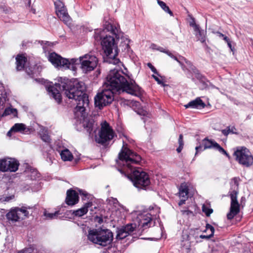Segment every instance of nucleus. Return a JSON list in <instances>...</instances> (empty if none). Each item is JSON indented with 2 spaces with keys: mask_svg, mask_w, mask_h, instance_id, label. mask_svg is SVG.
Returning a JSON list of instances; mask_svg holds the SVG:
<instances>
[{
  "mask_svg": "<svg viewBox=\"0 0 253 253\" xmlns=\"http://www.w3.org/2000/svg\"><path fill=\"white\" fill-rule=\"evenodd\" d=\"M206 87L205 84H204V87Z\"/></svg>",
  "mask_w": 253,
  "mask_h": 253,
  "instance_id": "55",
  "label": "nucleus"
},
{
  "mask_svg": "<svg viewBox=\"0 0 253 253\" xmlns=\"http://www.w3.org/2000/svg\"><path fill=\"white\" fill-rule=\"evenodd\" d=\"M87 239L92 243L105 247L112 242L113 235L109 229H89L88 231Z\"/></svg>",
  "mask_w": 253,
  "mask_h": 253,
  "instance_id": "6",
  "label": "nucleus"
},
{
  "mask_svg": "<svg viewBox=\"0 0 253 253\" xmlns=\"http://www.w3.org/2000/svg\"><path fill=\"white\" fill-rule=\"evenodd\" d=\"M40 134L41 135L42 139L43 141L45 142H49L50 139L49 136L48 135L46 129H45V128L42 129L40 131Z\"/></svg>",
  "mask_w": 253,
  "mask_h": 253,
  "instance_id": "26",
  "label": "nucleus"
},
{
  "mask_svg": "<svg viewBox=\"0 0 253 253\" xmlns=\"http://www.w3.org/2000/svg\"><path fill=\"white\" fill-rule=\"evenodd\" d=\"M124 44L123 45V46L124 47V49H126L129 46V45H128V41L127 40V39H126L124 41Z\"/></svg>",
  "mask_w": 253,
  "mask_h": 253,
  "instance_id": "40",
  "label": "nucleus"
},
{
  "mask_svg": "<svg viewBox=\"0 0 253 253\" xmlns=\"http://www.w3.org/2000/svg\"><path fill=\"white\" fill-rule=\"evenodd\" d=\"M147 66L148 67H149L150 69L151 70V71L154 73H157V70L156 69V68L152 65L151 63H147Z\"/></svg>",
  "mask_w": 253,
  "mask_h": 253,
  "instance_id": "39",
  "label": "nucleus"
},
{
  "mask_svg": "<svg viewBox=\"0 0 253 253\" xmlns=\"http://www.w3.org/2000/svg\"><path fill=\"white\" fill-rule=\"evenodd\" d=\"M65 90L66 96L72 100L73 103L76 104L74 113L76 117L83 120V126L87 131L91 134L92 131H95L97 125L92 118H85V110L88 106L89 101L86 95L84 92L85 89L84 84L82 82L75 81L73 84V87L69 89H66L65 85H62Z\"/></svg>",
  "mask_w": 253,
  "mask_h": 253,
  "instance_id": "3",
  "label": "nucleus"
},
{
  "mask_svg": "<svg viewBox=\"0 0 253 253\" xmlns=\"http://www.w3.org/2000/svg\"><path fill=\"white\" fill-rule=\"evenodd\" d=\"M31 179L32 180L36 179L37 178L39 177V173L35 169H33L31 171V174L29 175Z\"/></svg>",
  "mask_w": 253,
  "mask_h": 253,
  "instance_id": "36",
  "label": "nucleus"
},
{
  "mask_svg": "<svg viewBox=\"0 0 253 253\" xmlns=\"http://www.w3.org/2000/svg\"><path fill=\"white\" fill-rule=\"evenodd\" d=\"M158 50H159L160 51H161V52H164V53H166L167 54H168L169 57H170L171 58H173V59H174L175 60H176V61H177L181 66H182V61H180L179 60V59H177V58L174 55H173L170 52H169V51H168V50H164L163 48L162 47H160V48L158 49Z\"/></svg>",
  "mask_w": 253,
  "mask_h": 253,
  "instance_id": "29",
  "label": "nucleus"
},
{
  "mask_svg": "<svg viewBox=\"0 0 253 253\" xmlns=\"http://www.w3.org/2000/svg\"><path fill=\"white\" fill-rule=\"evenodd\" d=\"M186 108H203L205 106V104L200 98H197L195 100L189 102L187 104L185 105Z\"/></svg>",
  "mask_w": 253,
  "mask_h": 253,
  "instance_id": "19",
  "label": "nucleus"
},
{
  "mask_svg": "<svg viewBox=\"0 0 253 253\" xmlns=\"http://www.w3.org/2000/svg\"><path fill=\"white\" fill-rule=\"evenodd\" d=\"M17 253H30V250L28 248H25L18 251Z\"/></svg>",
  "mask_w": 253,
  "mask_h": 253,
  "instance_id": "41",
  "label": "nucleus"
},
{
  "mask_svg": "<svg viewBox=\"0 0 253 253\" xmlns=\"http://www.w3.org/2000/svg\"><path fill=\"white\" fill-rule=\"evenodd\" d=\"M141 160V157L132 152L124 145L119 154V159L116 161L117 164L122 167L119 169L122 173L133 183V185L138 189H144L150 183V179L147 173L140 168L135 169V165Z\"/></svg>",
  "mask_w": 253,
  "mask_h": 253,
  "instance_id": "2",
  "label": "nucleus"
},
{
  "mask_svg": "<svg viewBox=\"0 0 253 253\" xmlns=\"http://www.w3.org/2000/svg\"><path fill=\"white\" fill-rule=\"evenodd\" d=\"M14 198V196L12 195L10 196H1L0 197V203H4L5 202H9Z\"/></svg>",
  "mask_w": 253,
  "mask_h": 253,
  "instance_id": "31",
  "label": "nucleus"
},
{
  "mask_svg": "<svg viewBox=\"0 0 253 253\" xmlns=\"http://www.w3.org/2000/svg\"><path fill=\"white\" fill-rule=\"evenodd\" d=\"M216 34H217V36L218 37H219V38H223L224 37L225 35H224L223 34H222V33L219 32H216Z\"/></svg>",
  "mask_w": 253,
  "mask_h": 253,
  "instance_id": "48",
  "label": "nucleus"
},
{
  "mask_svg": "<svg viewBox=\"0 0 253 253\" xmlns=\"http://www.w3.org/2000/svg\"><path fill=\"white\" fill-rule=\"evenodd\" d=\"M223 39L227 43L230 41L229 39L226 36H224Z\"/></svg>",
  "mask_w": 253,
  "mask_h": 253,
  "instance_id": "49",
  "label": "nucleus"
},
{
  "mask_svg": "<svg viewBox=\"0 0 253 253\" xmlns=\"http://www.w3.org/2000/svg\"><path fill=\"white\" fill-rule=\"evenodd\" d=\"M202 148V146H197L195 149H196V151H198V150H199V149L201 150ZM197 152H196V154H197Z\"/></svg>",
  "mask_w": 253,
  "mask_h": 253,
  "instance_id": "51",
  "label": "nucleus"
},
{
  "mask_svg": "<svg viewBox=\"0 0 253 253\" xmlns=\"http://www.w3.org/2000/svg\"><path fill=\"white\" fill-rule=\"evenodd\" d=\"M152 77L158 82V83L159 84H162V81H161V80H160L159 79L158 77H157V76H156L155 75H153Z\"/></svg>",
  "mask_w": 253,
  "mask_h": 253,
  "instance_id": "43",
  "label": "nucleus"
},
{
  "mask_svg": "<svg viewBox=\"0 0 253 253\" xmlns=\"http://www.w3.org/2000/svg\"><path fill=\"white\" fill-rule=\"evenodd\" d=\"M29 129L27 128L25 125L22 123L15 124L8 132L7 134L10 133V131L21 132H28Z\"/></svg>",
  "mask_w": 253,
  "mask_h": 253,
  "instance_id": "21",
  "label": "nucleus"
},
{
  "mask_svg": "<svg viewBox=\"0 0 253 253\" xmlns=\"http://www.w3.org/2000/svg\"><path fill=\"white\" fill-rule=\"evenodd\" d=\"M81 196H83L82 199L85 200L86 199H91L92 198V196L90 194H89L86 191L83 190H78Z\"/></svg>",
  "mask_w": 253,
  "mask_h": 253,
  "instance_id": "32",
  "label": "nucleus"
},
{
  "mask_svg": "<svg viewBox=\"0 0 253 253\" xmlns=\"http://www.w3.org/2000/svg\"><path fill=\"white\" fill-rule=\"evenodd\" d=\"M101 127L99 132V138L98 142L99 143L104 144L113 139L116 136V134L111 126L107 122H103L101 123Z\"/></svg>",
  "mask_w": 253,
  "mask_h": 253,
  "instance_id": "10",
  "label": "nucleus"
},
{
  "mask_svg": "<svg viewBox=\"0 0 253 253\" xmlns=\"http://www.w3.org/2000/svg\"><path fill=\"white\" fill-rule=\"evenodd\" d=\"M47 91L51 96L58 103L61 101L62 98L60 93L61 89L60 85L59 84H55L54 86H49L47 87Z\"/></svg>",
  "mask_w": 253,
  "mask_h": 253,
  "instance_id": "15",
  "label": "nucleus"
},
{
  "mask_svg": "<svg viewBox=\"0 0 253 253\" xmlns=\"http://www.w3.org/2000/svg\"><path fill=\"white\" fill-rule=\"evenodd\" d=\"M3 89V86L2 84L0 83V91H2Z\"/></svg>",
  "mask_w": 253,
  "mask_h": 253,
  "instance_id": "52",
  "label": "nucleus"
},
{
  "mask_svg": "<svg viewBox=\"0 0 253 253\" xmlns=\"http://www.w3.org/2000/svg\"><path fill=\"white\" fill-rule=\"evenodd\" d=\"M26 70L29 75L34 76L35 75H37L40 74L42 70V67L38 66L36 67V69L34 68L33 70H31L30 68L28 70L26 68Z\"/></svg>",
  "mask_w": 253,
  "mask_h": 253,
  "instance_id": "27",
  "label": "nucleus"
},
{
  "mask_svg": "<svg viewBox=\"0 0 253 253\" xmlns=\"http://www.w3.org/2000/svg\"><path fill=\"white\" fill-rule=\"evenodd\" d=\"M123 228L127 232V233H128V235H129L134 230V227L131 224H128Z\"/></svg>",
  "mask_w": 253,
  "mask_h": 253,
  "instance_id": "37",
  "label": "nucleus"
},
{
  "mask_svg": "<svg viewBox=\"0 0 253 253\" xmlns=\"http://www.w3.org/2000/svg\"><path fill=\"white\" fill-rule=\"evenodd\" d=\"M6 98L4 97H0V111L2 110L5 107ZM12 115L14 117L17 116V111L16 109L10 107H6L4 112L1 113L0 112V117L6 116L7 115Z\"/></svg>",
  "mask_w": 253,
  "mask_h": 253,
  "instance_id": "14",
  "label": "nucleus"
},
{
  "mask_svg": "<svg viewBox=\"0 0 253 253\" xmlns=\"http://www.w3.org/2000/svg\"><path fill=\"white\" fill-rule=\"evenodd\" d=\"M105 29L115 36V38L110 35L104 36V30L95 31L94 38L96 40H100L101 44L104 53L107 56L106 61L110 64H118L120 60L116 58L118 54L117 44L115 38L119 39L121 33L119 28L116 25L108 23L105 25Z\"/></svg>",
  "mask_w": 253,
  "mask_h": 253,
  "instance_id": "4",
  "label": "nucleus"
},
{
  "mask_svg": "<svg viewBox=\"0 0 253 253\" xmlns=\"http://www.w3.org/2000/svg\"><path fill=\"white\" fill-rule=\"evenodd\" d=\"M152 220L151 214L149 213L144 212L137 214L135 219V224H137L139 227L147 228L150 226Z\"/></svg>",
  "mask_w": 253,
  "mask_h": 253,
  "instance_id": "13",
  "label": "nucleus"
},
{
  "mask_svg": "<svg viewBox=\"0 0 253 253\" xmlns=\"http://www.w3.org/2000/svg\"><path fill=\"white\" fill-rule=\"evenodd\" d=\"M48 58L55 67L65 69L72 68L73 65L79 61L81 64V69L85 73L93 71L98 64V59L91 53L80 56L79 59L72 58L69 60L62 58L55 52H52L49 55Z\"/></svg>",
  "mask_w": 253,
  "mask_h": 253,
  "instance_id": "5",
  "label": "nucleus"
},
{
  "mask_svg": "<svg viewBox=\"0 0 253 253\" xmlns=\"http://www.w3.org/2000/svg\"><path fill=\"white\" fill-rule=\"evenodd\" d=\"M157 2L163 10L169 13L170 16H173L172 12L170 10L169 8L165 2L160 0H157Z\"/></svg>",
  "mask_w": 253,
  "mask_h": 253,
  "instance_id": "25",
  "label": "nucleus"
},
{
  "mask_svg": "<svg viewBox=\"0 0 253 253\" xmlns=\"http://www.w3.org/2000/svg\"><path fill=\"white\" fill-rule=\"evenodd\" d=\"M227 44H228V47L231 49V50H232V45H231V41H230L229 42H228L227 43Z\"/></svg>",
  "mask_w": 253,
  "mask_h": 253,
  "instance_id": "50",
  "label": "nucleus"
},
{
  "mask_svg": "<svg viewBox=\"0 0 253 253\" xmlns=\"http://www.w3.org/2000/svg\"><path fill=\"white\" fill-rule=\"evenodd\" d=\"M236 160L241 165L247 167L253 164V156L245 147L238 148L234 153Z\"/></svg>",
  "mask_w": 253,
  "mask_h": 253,
  "instance_id": "8",
  "label": "nucleus"
},
{
  "mask_svg": "<svg viewBox=\"0 0 253 253\" xmlns=\"http://www.w3.org/2000/svg\"><path fill=\"white\" fill-rule=\"evenodd\" d=\"M18 162L15 159L7 158L0 159V170L1 171H16L19 167Z\"/></svg>",
  "mask_w": 253,
  "mask_h": 253,
  "instance_id": "12",
  "label": "nucleus"
},
{
  "mask_svg": "<svg viewBox=\"0 0 253 253\" xmlns=\"http://www.w3.org/2000/svg\"><path fill=\"white\" fill-rule=\"evenodd\" d=\"M79 201L78 194L74 190H68L67 191L66 203L68 205L73 206Z\"/></svg>",
  "mask_w": 253,
  "mask_h": 253,
  "instance_id": "18",
  "label": "nucleus"
},
{
  "mask_svg": "<svg viewBox=\"0 0 253 253\" xmlns=\"http://www.w3.org/2000/svg\"><path fill=\"white\" fill-rule=\"evenodd\" d=\"M92 205V202H88L86 203L81 209L74 211L73 213L76 216H82L87 213L88 211V209L91 207Z\"/></svg>",
  "mask_w": 253,
  "mask_h": 253,
  "instance_id": "20",
  "label": "nucleus"
},
{
  "mask_svg": "<svg viewBox=\"0 0 253 253\" xmlns=\"http://www.w3.org/2000/svg\"><path fill=\"white\" fill-rule=\"evenodd\" d=\"M203 143L204 146V149L213 148L218 150L220 153L225 154L228 157H229V156L226 153V152L223 149V148H222L217 143H216L214 141H212L208 139H205L203 140Z\"/></svg>",
  "mask_w": 253,
  "mask_h": 253,
  "instance_id": "16",
  "label": "nucleus"
},
{
  "mask_svg": "<svg viewBox=\"0 0 253 253\" xmlns=\"http://www.w3.org/2000/svg\"><path fill=\"white\" fill-rule=\"evenodd\" d=\"M128 233L126 232L123 228L119 229L118 231V234L117 235V239L122 240L127 236H128Z\"/></svg>",
  "mask_w": 253,
  "mask_h": 253,
  "instance_id": "28",
  "label": "nucleus"
},
{
  "mask_svg": "<svg viewBox=\"0 0 253 253\" xmlns=\"http://www.w3.org/2000/svg\"><path fill=\"white\" fill-rule=\"evenodd\" d=\"M28 0V5L29 6H30L31 5V0Z\"/></svg>",
  "mask_w": 253,
  "mask_h": 253,
  "instance_id": "54",
  "label": "nucleus"
},
{
  "mask_svg": "<svg viewBox=\"0 0 253 253\" xmlns=\"http://www.w3.org/2000/svg\"><path fill=\"white\" fill-rule=\"evenodd\" d=\"M178 194L180 199L178 205L181 206L185 204V201L188 198V188L186 183H183L180 185Z\"/></svg>",
  "mask_w": 253,
  "mask_h": 253,
  "instance_id": "17",
  "label": "nucleus"
},
{
  "mask_svg": "<svg viewBox=\"0 0 253 253\" xmlns=\"http://www.w3.org/2000/svg\"><path fill=\"white\" fill-rule=\"evenodd\" d=\"M234 130H236V128L234 127H232L231 128L229 126H228L226 129H222L221 130L222 133L225 135H228L230 133H236L234 131Z\"/></svg>",
  "mask_w": 253,
  "mask_h": 253,
  "instance_id": "34",
  "label": "nucleus"
},
{
  "mask_svg": "<svg viewBox=\"0 0 253 253\" xmlns=\"http://www.w3.org/2000/svg\"><path fill=\"white\" fill-rule=\"evenodd\" d=\"M56 13L58 17L66 24H69L71 18L69 15L64 3L60 0H56L54 2Z\"/></svg>",
  "mask_w": 253,
  "mask_h": 253,
  "instance_id": "11",
  "label": "nucleus"
},
{
  "mask_svg": "<svg viewBox=\"0 0 253 253\" xmlns=\"http://www.w3.org/2000/svg\"><path fill=\"white\" fill-rule=\"evenodd\" d=\"M60 156L61 159L64 161H71L73 158V155L67 149H65L61 151L60 153Z\"/></svg>",
  "mask_w": 253,
  "mask_h": 253,
  "instance_id": "24",
  "label": "nucleus"
},
{
  "mask_svg": "<svg viewBox=\"0 0 253 253\" xmlns=\"http://www.w3.org/2000/svg\"><path fill=\"white\" fill-rule=\"evenodd\" d=\"M183 145H181V144H179V147L176 149V151L178 153H180L182 148H183Z\"/></svg>",
  "mask_w": 253,
  "mask_h": 253,
  "instance_id": "44",
  "label": "nucleus"
},
{
  "mask_svg": "<svg viewBox=\"0 0 253 253\" xmlns=\"http://www.w3.org/2000/svg\"><path fill=\"white\" fill-rule=\"evenodd\" d=\"M182 242H185L186 243L182 245L183 246H186V247H188L189 246V236L188 235V234L187 233H183V235H182Z\"/></svg>",
  "mask_w": 253,
  "mask_h": 253,
  "instance_id": "35",
  "label": "nucleus"
},
{
  "mask_svg": "<svg viewBox=\"0 0 253 253\" xmlns=\"http://www.w3.org/2000/svg\"><path fill=\"white\" fill-rule=\"evenodd\" d=\"M190 25L193 28L194 30H195V26H198V25H197L196 24V23L195 22L194 20L192 22H190Z\"/></svg>",
  "mask_w": 253,
  "mask_h": 253,
  "instance_id": "45",
  "label": "nucleus"
},
{
  "mask_svg": "<svg viewBox=\"0 0 253 253\" xmlns=\"http://www.w3.org/2000/svg\"><path fill=\"white\" fill-rule=\"evenodd\" d=\"M232 186H234V190L230 194L231 198V205L230 212L227 214V217L228 219H232L240 211V205L237 201L238 183L237 179L234 178L232 181Z\"/></svg>",
  "mask_w": 253,
  "mask_h": 253,
  "instance_id": "7",
  "label": "nucleus"
},
{
  "mask_svg": "<svg viewBox=\"0 0 253 253\" xmlns=\"http://www.w3.org/2000/svg\"><path fill=\"white\" fill-rule=\"evenodd\" d=\"M212 236H211V235L210 234L208 236H206V235H200V237L202 239H209L210 238H211Z\"/></svg>",
  "mask_w": 253,
  "mask_h": 253,
  "instance_id": "47",
  "label": "nucleus"
},
{
  "mask_svg": "<svg viewBox=\"0 0 253 253\" xmlns=\"http://www.w3.org/2000/svg\"><path fill=\"white\" fill-rule=\"evenodd\" d=\"M30 209V207H26L12 208L6 214V218L12 222H17L24 220L29 217V213L27 210Z\"/></svg>",
  "mask_w": 253,
  "mask_h": 253,
  "instance_id": "9",
  "label": "nucleus"
},
{
  "mask_svg": "<svg viewBox=\"0 0 253 253\" xmlns=\"http://www.w3.org/2000/svg\"><path fill=\"white\" fill-rule=\"evenodd\" d=\"M146 111H144V110L142 111V112L140 113V112H138V113L140 115H145V114H146Z\"/></svg>",
  "mask_w": 253,
  "mask_h": 253,
  "instance_id": "53",
  "label": "nucleus"
},
{
  "mask_svg": "<svg viewBox=\"0 0 253 253\" xmlns=\"http://www.w3.org/2000/svg\"><path fill=\"white\" fill-rule=\"evenodd\" d=\"M105 84L106 88L94 97L95 105L100 109L112 103L116 92H126L135 96L141 93V88L133 81H128L123 75L122 71L116 69L110 71Z\"/></svg>",
  "mask_w": 253,
  "mask_h": 253,
  "instance_id": "1",
  "label": "nucleus"
},
{
  "mask_svg": "<svg viewBox=\"0 0 253 253\" xmlns=\"http://www.w3.org/2000/svg\"><path fill=\"white\" fill-rule=\"evenodd\" d=\"M16 69L18 71H21L24 68L27 58L24 55H18L16 57Z\"/></svg>",
  "mask_w": 253,
  "mask_h": 253,
  "instance_id": "22",
  "label": "nucleus"
},
{
  "mask_svg": "<svg viewBox=\"0 0 253 253\" xmlns=\"http://www.w3.org/2000/svg\"><path fill=\"white\" fill-rule=\"evenodd\" d=\"M202 211L205 213L207 216H209L213 212L212 209H211L209 206L206 205H203L202 206Z\"/></svg>",
  "mask_w": 253,
  "mask_h": 253,
  "instance_id": "33",
  "label": "nucleus"
},
{
  "mask_svg": "<svg viewBox=\"0 0 253 253\" xmlns=\"http://www.w3.org/2000/svg\"><path fill=\"white\" fill-rule=\"evenodd\" d=\"M195 27L194 32L196 38L198 41H200L202 43H204L206 41L204 31L201 30L199 26H195Z\"/></svg>",
  "mask_w": 253,
  "mask_h": 253,
  "instance_id": "23",
  "label": "nucleus"
},
{
  "mask_svg": "<svg viewBox=\"0 0 253 253\" xmlns=\"http://www.w3.org/2000/svg\"><path fill=\"white\" fill-rule=\"evenodd\" d=\"M178 143L179 144L184 145L183 141V136L182 134H180L179 136L178 139Z\"/></svg>",
  "mask_w": 253,
  "mask_h": 253,
  "instance_id": "42",
  "label": "nucleus"
},
{
  "mask_svg": "<svg viewBox=\"0 0 253 253\" xmlns=\"http://www.w3.org/2000/svg\"><path fill=\"white\" fill-rule=\"evenodd\" d=\"M206 231H208V230H210L211 231V233H210V235H211V236H212L213 235V234H214V227L211 226V225L209 224H207L206 225Z\"/></svg>",
  "mask_w": 253,
  "mask_h": 253,
  "instance_id": "38",
  "label": "nucleus"
},
{
  "mask_svg": "<svg viewBox=\"0 0 253 253\" xmlns=\"http://www.w3.org/2000/svg\"><path fill=\"white\" fill-rule=\"evenodd\" d=\"M182 60L184 61V62L187 64L188 66H190L191 65V63L190 61H188L187 59L184 58V57H182Z\"/></svg>",
  "mask_w": 253,
  "mask_h": 253,
  "instance_id": "46",
  "label": "nucleus"
},
{
  "mask_svg": "<svg viewBox=\"0 0 253 253\" xmlns=\"http://www.w3.org/2000/svg\"><path fill=\"white\" fill-rule=\"evenodd\" d=\"M59 214V211H56L54 213H49L46 211H44V215L46 217L47 219H51L56 218L57 216Z\"/></svg>",
  "mask_w": 253,
  "mask_h": 253,
  "instance_id": "30",
  "label": "nucleus"
}]
</instances>
